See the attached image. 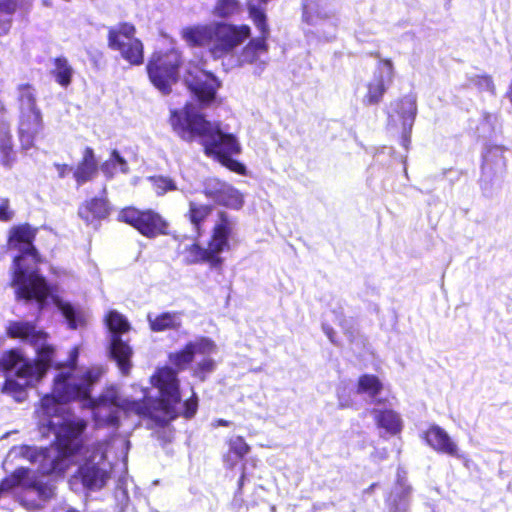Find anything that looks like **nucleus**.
<instances>
[{
    "instance_id": "obj_1",
    "label": "nucleus",
    "mask_w": 512,
    "mask_h": 512,
    "mask_svg": "<svg viewBox=\"0 0 512 512\" xmlns=\"http://www.w3.org/2000/svg\"><path fill=\"white\" fill-rule=\"evenodd\" d=\"M168 122L172 130L184 141L196 139L203 146L204 154L236 174L245 176L246 166L234 159L242 152L241 144L232 133L222 130L220 121H209L206 116L186 103L182 109H172Z\"/></svg>"
},
{
    "instance_id": "obj_2",
    "label": "nucleus",
    "mask_w": 512,
    "mask_h": 512,
    "mask_svg": "<svg viewBox=\"0 0 512 512\" xmlns=\"http://www.w3.org/2000/svg\"><path fill=\"white\" fill-rule=\"evenodd\" d=\"M251 33L247 24L217 21L186 27L181 35L189 46L205 47L213 59H222L232 55Z\"/></svg>"
},
{
    "instance_id": "obj_3",
    "label": "nucleus",
    "mask_w": 512,
    "mask_h": 512,
    "mask_svg": "<svg viewBox=\"0 0 512 512\" xmlns=\"http://www.w3.org/2000/svg\"><path fill=\"white\" fill-rule=\"evenodd\" d=\"M47 428L54 434L53 445L57 455L52 456L50 448H42L35 454L39 470L44 475L64 474L68 468L67 459L79 454L84 448L83 434L87 428L84 419H66L56 424L48 420Z\"/></svg>"
},
{
    "instance_id": "obj_4",
    "label": "nucleus",
    "mask_w": 512,
    "mask_h": 512,
    "mask_svg": "<svg viewBox=\"0 0 512 512\" xmlns=\"http://www.w3.org/2000/svg\"><path fill=\"white\" fill-rule=\"evenodd\" d=\"M79 350H70L64 362L54 364L57 374L53 379V392L63 403L92 401L91 391L100 379V372L95 369L82 370L78 367Z\"/></svg>"
},
{
    "instance_id": "obj_5",
    "label": "nucleus",
    "mask_w": 512,
    "mask_h": 512,
    "mask_svg": "<svg viewBox=\"0 0 512 512\" xmlns=\"http://www.w3.org/2000/svg\"><path fill=\"white\" fill-rule=\"evenodd\" d=\"M233 222L230 216L220 211L214 223L207 246L199 242L186 245L183 250V262L187 265L207 264L210 269L222 270L224 258L221 254L230 250V238L233 234Z\"/></svg>"
},
{
    "instance_id": "obj_6",
    "label": "nucleus",
    "mask_w": 512,
    "mask_h": 512,
    "mask_svg": "<svg viewBox=\"0 0 512 512\" xmlns=\"http://www.w3.org/2000/svg\"><path fill=\"white\" fill-rule=\"evenodd\" d=\"M183 63L182 53L175 48L153 52L146 64L150 83L163 95H169L180 79Z\"/></svg>"
},
{
    "instance_id": "obj_7",
    "label": "nucleus",
    "mask_w": 512,
    "mask_h": 512,
    "mask_svg": "<svg viewBox=\"0 0 512 512\" xmlns=\"http://www.w3.org/2000/svg\"><path fill=\"white\" fill-rule=\"evenodd\" d=\"M12 266L10 285L15 287V298L25 302L35 301L43 309L52 292L46 278L37 269L28 272L23 264Z\"/></svg>"
},
{
    "instance_id": "obj_8",
    "label": "nucleus",
    "mask_w": 512,
    "mask_h": 512,
    "mask_svg": "<svg viewBox=\"0 0 512 512\" xmlns=\"http://www.w3.org/2000/svg\"><path fill=\"white\" fill-rule=\"evenodd\" d=\"M117 221L131 226L148 239L169 234V222L160 213L150 208L125 206L119 210Z\"/></svg>"
},
{
    "instance_id": "obj_9",
    "label": "nucleus",
    "mask_w": 512,
    "mask_h": 512,
    "mask_svg": "<svg viewBox=\"0 0 512 512\" xmlns=\"http://www.w3.org/2000/svg\"><path fill=\"white\" fill-rule=\"evenodd\" d=\"M248 12L253 24L259 31V35L255 38L250 37L241 48L237 58L239 66L257 64L261 57L269 51L270 28L264 10L252 5L248 8Z\"/></svg>"
},
{
    "instance_id": "obj_10",
    "label": "nucleus",
    "mask_w": 512,
    "mask_h": 512,
    "mask_svg": "<svg viewBox=\"0 0 512 512\" xmlns=\"http://www.w3.org/2000/svg\"><path fill=\"white\" fill-rule=\"evenodd\" d=\"M38 233V228L33 227L29 223H21L14 225L9 229L7 244L13 249L19 250L12 261V265L23 264L25 257H31L33 263L38 265L42 262V258L34 245Z\"/></svg>"
},
{
    "instance_id": "obj_11",
    "label": "nucleus",
    "mask_w": 512,
    "mask_h": 512,
    "mask_svg": "<svg viewBox=\"0 0 512 512\" xmlns=\"http://www.w3.org/2000/svg\"><path fill=\"white\" fill-rule=\"evenodd\" d=\"M185 84L202 106L211 104L220 87V82L211 73L197 66L190 68L184 78Z\"/></svg>"
},
{
    "instance_id": "obj_12",
    "label": "nucleus",
    "mask_w": 512,
    "mask_h": 512,
    "mask_svg": "<svg viewBox=\"0 0 512 512\" xmlns=\"http://www.w3.org/2000/svg\"><path fill=\"white\" fill-rule=\"evenodd\" d=\"M202 193L216 204L239 210L244 205L243 194L231 184L212 177L206 180Z\"/></svg>"
},
{
    "instance_id": "obj_13",
    "label": "nucleus",
    "mask_w": 512,
    "mask_h": 512,
    "mask_svg": "<svg viewBox=\"0 0 512 512\" xmlns=\"http://www.w3.org/2000/svg\"><path fill=\"white\" fill-rule=\"evenodd\" d=\"M215 343L206 337H200L195 341L187 342L182 349L168 354V361L177 371L186 370L194 361L196 354H210L215 351Z\"/></svg>"
},
{
    "instance_id": "obj_14",
    "label": "nucleus",
    "mask_w": 512,
    "mask_h": 512,
    "mask_svg": "<svg viewBox=\"0 0 512 512\" xmlns=\"http://www.w3.org/2000/svg\"><path fill=\"white\" fill-rule=\"evenodd\" d=\"M43 126L40 109L19 111L18 137L23 149L28 150L34 146Z\"/></svg>"
},
{
    "instance_id": "obj_15",
    "label": "nucleus",
    "mask_w": 512,
    "mask_h": 512,
    "mask_svg": "<svg viewBox=\"0 0 512 512\" xmlns=\"http://www.w3.org/2000/svg\"><path fill=\"white\" fill-rule=\"evenodd\" d=\"M424 441L434 451L455 458H461L457 444L451 439L449 434L436 424L430 425L422 435Z\"/></svg>"
},
{
    "instance_id": "obj_16",
    "label": "nucleus",
    "mask_w": 512,
    "mask_h": 512,
    "mask_svg": "<svg viewBox=\"0 0 512 512\" xmlns=\"http://www.w3.org/2000/svg\"><path fill=\"white\" fill-rule=\"evenodd\" d=\"M112 207L107 197L94 196L84 200L78 207V216L87 224L100 223L107 219Z\"/></svg>"
},
{
    "instance_id": "obj_17",
    "label": "nucleus",
    "mask_w": 512,
    "mask_h": 512,
    "mask_svg": "<svg viewBox=\"0 0 512 512\" xmlns=\"http://www.w3.org/2000/svg\"><path fill=\"white\" fill-rule=\"evenodd\" d=\"M152 384L162 397H170L174 404L181 401V393L177 372L172 367H161L152 376Z\"/></svg>"
},
{
    "instance_id": "obj_18",
    "label": "nucleus",
    "mask_w": 512,
    "mask_h": 512,
    "mask_svg": "<svg viewBox=\"0 0 512 512\" xmlns=\"http://www.w3.org/2000/svg\"><path fill=\"white\" fill-rule=\"evenodd\" d=\"M99 165L92 147L86 146L82 151V157L73 169V178L77 186H82L92 181L98 174Z\"/></svg>"
},
{
    "instance_id": "obj_19",
    "label": "nucleus",
    "mask_w": 512,
    "mask_h": 512,
    "mask_svg": "<svg viewBox=\"0 0 512 512\" xmlns=\"http://www.w3.org/2000/svg\"><path fill=\"white\" fill-rule=\"evenodd\" d=\"M7 335L12 339H29L32 346H36L48 339V334L42 330H36L33 323L27 321H13L9 324Z\"/></svg>"
},
{
    "instance_id": "obj_20",
    "label": "nucleus",
    "mask_w": 512,
    "mask_h": 512,
    "mask_svg": "<svg viewBox=\"0 0 512 512\" xmlns=\"http://www.w3.org/2000/svg\"><path fill=\"white\" fill-rule=\"evenodd\" d=\"M147 400H149V408L155 414V416H149V419L157 424L164 426L179 416L174 407L176 404L172 402L170 397L161 396V398L157 399L147 397Z\"/></svg>"
},
{
    "instance_id": "obj_21",
    "label": "nucleus",
    "mask_w": 512,
    "mask_h": 512,
    "mask_svg": "<svg viewBox=\"0 0 512 512\" xmlns=\"http://www.w3.org/2000/svg\"><path fill=\"white\" fill-rule=\"evenodd\" d=\"M212 211L213 206L210 204L189 201L188 210L185 214V217L192 225L193 231L197 238L203 235L204 224L211 215Z\"/></svg>"
},
{
    "instance_id": "obj_22",
    "label": "nucleus",
    "mask_w": 512,
    "mask_h": 512,
    "mask_svg": "<svg viewBox=\"0 0 512 512\" xmlns=\"http://www.w3.org/2000/svg\"><path fill=\"white\" fill-rule=\"evenodd\" d=\"M78 473L83 486L90 490L103 488L109 477L106 471L101 469L97 464L91 463L81 465Z\"/></svg>"
},
{
    "instance_id": "obj_23",
    "label": "nucleus",
    "mask_w": 512,
    "mask_h": 512,
    "mask_svg": "<svg viewBox=\"0 0 512 512\" xmlns=\"http://www.w3.org/2000/svg\"><path fill=\"white\" fill-rule=\"evenodd\" d=\"M371 413L376 426L384 429L390 435H397L402 431V419L393 409H373Z\"/></svg>"
},
{
    "instance_id": "obj_24",
    "label": "nucleus",
    "mask_w": 512,
    "mask_h": 512,
    "mask_svg": "<svg viewBox=\"0 0 512 512\" xmlns=\"http://www.w3.org/2000/svg\"><path fill=\"white\" fill-rule=\"evenodd\" d=\"M180 313L166 311L159 314L148 313L147 321L152 332H163L166 330H179L181 328Z\"/></svg>"
},
{
    "instance_id": "obj_25",
    "label": "nucleus",
    "mask_w": 512,
    "mask_h": 512,
    "mask_svg": "<svg viewBox=\"0 0 512 512\" xmlns=\"http://www.w3.org/2000/svg\"><path fill=\"white\" fill-rule=\"evenodd\" d=\"M132 354V348L128 343L124 342L119 335H112L111 356L125 376L130 373Z\"/></svg>"
},
{
    "instance_id": "obj_26",
    "label": "nucleus",
    "mask_w": 512,
    "mask_h": 512,
    "mask_svg": "<svg viewBox=\"0 0 512 512\" xmlns=\"http://www.w3.org/2000/svg\"><path fill=\"white\" fill-rule=\"evenodd\" d=\"M111 50L119 52L122 59L131 66H140L144 63V45L136 35L130 41Z\"/></svg>"
},
{
    "instance_id": "obj_27",
    "label": "nucleus",
    "mask_w": 512,
    "mask_h": 512,
    "mask_svg": "<svg viewBox=\"0 0 512 512\" xmlns=\"http://www.w3.org/2000/svg\"><path fill=\"white\" fill-rule=\"evenodd\" d=\"M136 26L127 21H122L114 26H111L107 30V45L108 47L114 48L130 41L134 35H136Z\"/></svg>"
},
{
    "instance_id": "obj_28",
    "label": "nucleus",
    "mask_w": 512,
    "mask_h": 512,
    "mask_svg": "<svg viewBox=\"0 0 512 512\" xmlns=\"http://www.w3.org/2000/svg\"><path fill=\"white\" fill-rule=\"evenodd\" d=\"M51 63L50 75L62 88H68L73 81L74 75V69L69 60L65 56H57L51 60Z\"/></svg>"
},
{
    "instance_id": "obj_29",
    "label": "nucleus",
    "mask_w": 512,
    "mask_h": 512,
    "mask_svg": "<svg viewBox=\"0 0 512 512\" xmlns=\"http://www.w3.org/2000/svg\"><path fill=\"white\" fill-rule=\"evenodd\" d=\"M18 378L24 379L26 385L33 386L39 383L46 375L45 371L41 369L39 364L34 360L23 358L20 365L15 371Z\"/></svg>"
},
{
    "instance_id": "obj_30",
    "label": "nucleus",
    "mask_w": 512,
    "mask_h": 512,
    "mask_svg": "<svg viewBox=\"0 0 512 512\" xmlns=\"http://www.w3.org/2000/svg\"><path fill=\"white\" fill-rule=\"evenodd\" d=\"M366 88L363 103L368 106L379 104L387 90L384 76L375 73L373 79L367 83Z\"/></svg>"
},
{
    "instance_id": "obj_31",
    "label": "nucleus",
    "mask_w": 512,
    "mask_h": 512,
    "mask_svg": "<svg viewBox=\"0 0 512 512\" xmlns=\"http://www.w3.org/2000/svg\"><path fill=\"white\" fill-rule=\"evenodd\" d=\"M24 4V0H0V36L9 34L13 19L12 16Z\"/></svg>"
},
{
    "instance_id": "obj_32",
    "label": "nucleus",
    "mask_w": 512,
    "mask_h": 512,
    "mask_svg": "<svg viewBox=\"0 0 512 512\" xmlns=\"http://www.w3.org/2000/svg\"><path fill=\"white\" fill-rule=\"evenodd\" d=\"M395 113L403 120L404 125L410 127L417 114L416 98L412 95H405L392 103Z\"/></svg>"
},
{
    "instance_id": "obj_33",
    "label": "nucleus",
    "mask_w": 512,
    "mask_h": 512,
    "mask_svg": "<svg viewBox=\"0 0 512 512\" xmlns=\"http://www.w3.org/2000/svg\"><path fill=\"white\" fill-rule=\"evenodd\" d=\"M116 406L123 411L127 417L131 415H136L141 418H149L151 415L155 416L149 408V400H147V397L139 400L123 399L116 403Z\"/></svg>"
},
{
    "instance_id": "obj_34",
    "label": "nucleus",
    "mask_w": 512,
    "mask_h": 512,
    "mask_svg": "<svg viewBox=\"0 0 512 512\" xmlns=\"http://www.w3.org/2000/svg\"><path fill=\"white\" fill-rule=\"evenodd\" d=\"M36 350V358L35 361L39 364L41 369L45 371L47 374L50 367L54 368V364L58 361H55L56 348L52 344L47 343V339H44L43 342L34 346Z\"/></svg>"
},
{
    "instance_id": "obj_35",
    "label": "nucleus",
    "mask_w": 512,
    "mask_h": 512,
    "mask_svg": "<svg viewBox=\"0 0 512 512\" xmlns=\"http://www.w3.org/2000/svg\"><path fill=\"white\" fill-rule=\"evenodd\" d=\"M383 390V384L378 376L374 374H362L359 376L356 386L358 394H367L375 398Z\"/></svg>"
},
{
    "instance_id": "obj_36",
    "label": "nucleus",
    "mask_w": 512,
    "mask_h": 512,
    "mask_svg": "<svg viewBox=\"0 0 512 512\" xmlns=\"http://www.w3.org/2000/svg\"><path fill=\"white\" fill-rule=\"evenodd\" d=\"M241 11L242 4L239 0H216L212 13L220 19H228Z\"/></svg>"
},
{
    "instance_id": "obj_37",
    "label": "nucleus",
    "mask_w": 512,
    "mask_h": 512,
    "mask_svg": "<svg viewBox=\"0 0 512 512\" xmlns=\"http://www.w3.org/2000/svg\"><path fill=\"white\" fill-rule=\"evenodd\" d=\"M19 91V111L37 110V99L34 88L31 84L25 83L18 86Z\"/></svg>"
},
{
    "instance_id": "obj_38",
    "label": "nucleus",
    "mask_w": 512,
    "mask_h": 512,
    "mask_svg": "<svg viewBox=\"0 0 512 512\" xmlns=\"http://www.w3.org/2000/svg\"><path fill=\"white\" fill-rule=\"evenodd\" d=\"M228 447V452L224 456V461L226 462L229 461L231 455L239 460H242L251 451L250 445L246 442L243 436H235L230 438L228 441Z\"/></svg>"
},
{
    "instance_id": "obj_39",
    "label": "nucleus",
    "mask_w": 512,
    "mask_h": 512,
    "mask_svg": "<svg viewBox=\"0 0 512 512\" xmlns=\"http://www.w3.org/2000/svg\"><path fill=\"white\" fill-rule=\"evenodd\" d=\"M13 154V136L10 129L0 130V157L2 164L9 166L14 160Z\"/></svg>"
},
{
    "instance_id": "obj_40",
    "label": "nucleus",
    "mask_w": 512,
    "mask_h": 512,
    "mask_svg": "<svg viewBox=\"0 0 512 512\" xmlns=\"http://www.w3.org/2000/svg\"><path fill=\"white\" fill-rule=\"evenodd\" d=\"M106 325L113 335L127 333L130 330L128 320L117 311H110L106 315Z\"/></svg>"
},
{
    "instance_id": "obj_41",
    "label": "nucleus",
    "mask_w": 512,
    "mask_h": 512,
    "mask_svg": "<svg viewBox=\"0 0 512 512\" xmlns=\"http://www.w3.org/2000/svg\"><path fill=\"white\" fill-rule=\"evenodd\" d=\"M29 385L21 384L13 378H7L2 386V392L14 398L17 402H23L27 399L26 388Z\"/></svg>"
},
{
    "instance_id": "obj_42",
    "label": "nucleus",
    "mask_w": 512,
    "mask_h": 512,
    "mask_svg": "<svg viewBox=\"0 0 512 512\" xmlns=\"http://www.w3.org/2000/svg\"><path fill=\"white\" fill-rule=\"evenodd\" d=\"M23 353L16 348L5 351L0 358V370L10 372L16 370L23 360Z\"/></svg>"
},
{
    "instance_id": "obj_43",
    "label": "nucleus",
    "mask_w": 512,
    "mask_h": 512,
    "mask_svg": "<svg viewBox=\"0 0 512 512\" xmlns=\"http://www.w3.org/2000/svg\"><path fill=\"white\" fill-rule=\"evenodd\" d=\"M60 404L64 403L61 402L56 393L52 391L51 394H46L40 399L38 411L44 417L51 418L58 413Z\"/></svg>"
},
{
    "instance_id": "obj_44",
    "label": "nucleus",
    "mask_w": 512,
    "mask_h": 512,
    "mask_svg": "<svg viewBox=\"0 0 512 512\" xmlns=\"http://www.w3.org/2000/svg\"><path fill=\"white\" fill-rule=\"evenodd\" d=\"M28 473L29 469L25 467L15 469L11 474L0 481V489L3 492H8L11 489L20 486L23 480L28 476Z\"/></svg>"
},
{
    "instance_id": "obj_45",
    "label": "nucleus",
    "mask_w": 512,
    "mask_h": 512,
    "mask_svg": "<svg viewBox=\"0 0 512 512\" xmlns=\"http://www.w3.org/2000/svg\"><path fill=\"white\" fill-rule=\"evenodd\" d=\"M149 181L151 182L152 187L158 196H162L167 192L177 190V186L174 180L167 176H151L149 177Z\"/></svg>"
},
{
    "instance_id": "obj_46",
    "label": "nucleus",
    "mask_w": 512,
    "mask_h": 512,
    "mask_svg": "<svg viewBox=\"0 0 512 512\" xmlns=\"http://www.w3.org/2000/svg\"><path fill=\"white\" fill-rule=\"evenodd\" d=\"M469 82L480 92H489L492 95L496 93L493 78L488 74L474 75L469 78Z\"/></svg>"
},
{
    "instance_id": "obj_47",
    "label": "nucleus",
    "mask_w": 512,
    "mask_h": 512,
    "mask_svg": "<svg viewBox=\"0 0 512 512\" xmlns=\"http://www.w3.org/2000/svg\"><path fill=\"white\" fill-rule=\"evenodd\" d=\"M198 410V397L195 393L192 394L191 397L186 399L183 404V410L179 414L183 416L186 419H191L195 416L196 412Z\"/></svg>"
},
{
    "instance_id": "obj_48",
    "label": "nucleus",
    "mask_w": 512,
    "mask_h": 512,
    "mask_svg": "<svg viewBox=\"0 0 512 512\" xmlns=\"http://www.w3.org/2000/svg\"><path fill=\"white\" fill-rule=\"evenodd\" d=\"M215 368V362L211 358H206L200 361L196 368L194 375L204 380L208 373H211Z\"/></svg>"
},
{
    "instance_id": "obj_49",
    "label": "nucleus",
    "mask_w": 512,
    "mask_h": 512,
    "mask_svg": "<svg viewBox=\"0 0 512 512\" xmlns=\"http://www.w3.org/2000/svg\"><path fill=\"white\" fill-rule=\"evenodd\" d=\"M60 310H61L63 316L65 317V319L67 320L69 327L71 329H76L78 326L77 316H76V312H75V309L73 308V306L69 303H62L60 305Z\"/></svg>"
},
{
    "instance_id": "obj_50",
    "label": "nucleus",
    "mask_w": 512,
    "mask_h": 512,
    "mask_svg": "<svg viewBox=\"0 0 512 512\" xmlns=\"http://www.w3.org/2000/svg\"><path fill=\"white\" fill-rule=\"evenodd\" d=\"M14 215L10 200L8 198H0V222H9L14 218Z\"/></svg>"
},
{
    "instance_id": "obj_51",
    "label": "nucleus",
    "mask_w": 512,
    "mask_h": 512,
    "mask_svg": "<svg viewBox=\"0 0 512 512\" xmlns=\"http://www.w3.org/2000/svg\"><path fill=\"white\" fill-rule=\"evenodd\" d=\"M370 56L379 59V66H383L386 69L387 82H391L394 77V66L390 59H381L379 52H371Z\"/></svg>"
},
{
    "instance_id": "obj_52",
    "label": "nucleus",
    "mask_w": 512,
    "mask_h": 512,
    "mask_svg": "<svg viewBox=\"0 0 512 512\" xmlns=\"http://www.w3.org/2000/svg\"><path fill=\"white\" fill-rule=\"evenodd\" d=\"M109 158L111 159V161L114 163V165L116 167L119 166L120 172H122L124 174L129 172L128 163H127L126 159L121 156V154L119 153L118 150L113 149L110 152Z\"/></svg>"
},
{
    "instance_id": "obj_53",
    "label": "nucleus",
    "mask_w": 512,
    "mask_h": 512,
    "mask_svg": "<svg viewBox=\"0 0 512 512\" xmlns=\"http://www.w3.org/2000/svg\"><path fill=\"white\" fill-rule=\"evenodd\" d=\"M100 169L107 179L113 178L116 173V166L110 158H108L101 164Z\"/></svg>"
},
{
    "instance_id": "obj_54",
    "label": "nucleus",
    "mask_w": 512,
    "mask_h": 512,
    "mask_svg": "<svg viewBox=\"0 0 512 512\" xmlns=\"http://www.w3.org/2000/svg\"><path fill=\"white\" fill-rule=\"evenodd\" d=\"M54 167L56 168L57 172H58V176L60 178H64L66 177V175L68 174V172H70L71 170H73V168L68 165V164H60V163H56L54 164Z\"/></svg>"
},
{
    "instance_id": "obj_55",
    "label": "nucleus",
    "mask_w": 512,
    "mask_h": 512,
    "mask_svg": "<svg viewBox=\"0 0 512 512\" xmlns=\"http://www.w3.org/2000/svg\"><path fill=\"white\" fill-rule=\"evenodd\" d=\"M28 487L37 491L38 493L40 494H43L45 492V490L47 489V486L34 480V481H31L29 484H28Z\"/></svg>"
},
{
    "instance_id": "obj_56",
    "label": "nucleus",
    "mask_w": 512,
    "mask_h": 512,
    "mask_svg": "<svg viewBox=\"0 0 512 512\" xmlns=\"http://www.w3.org/2000/svg\"><path fill=\"white\" fill-rule=\"evenodd\" d=\"M107 423L112 426H119V418L117 415H109L107 418Z\"/></svg>"
},
{
    "instance_id": "obj_57",
    "label": "nucleus",
    "mask_w": 512,
    "mask_h": 512,
    "mask_svg": "<svg viewBox=\"0 0 512 512\" xmlns=\"http://www.w3.org/2000/svg\"><path fill=\"white\" fill-rule=\"evenodd\" d=\"M216 425L217 426H223V427H228L231 425V422L228 421V420H225V419H217L216 420Z\"/></svg>"
},
{
    "instance_id": "obj_58",
    "label": "nucleus",
    "mask_w": 512,
    "mask_h": 512,
    "mask_svg": "<svg viewBox=\"0 0 512 512\" xmlns=\"http://www.w3.org/2000/svg\"><path fill=\"white\" fill-rule=\"evenodd\" d=\"M325 332L327 334V336L329 337V339L331 340V342L335 343V340H334V331L331 327H328V328H325Z\"/></svg>"
},
{
    "instance_id": "obj_59",
    "label": "nucleus",
    "mask_w": 512,
    "mask_h": 512,
    "mask_svg": "<svg viewBox=\"0 0 512 512\" xmlns=\"http://www.w3.org/2000/svg\"><path fill=\"white\" fill-rule=\"evenodd\" d=\"M6 112V106L3 101L0 100V113Z\"/></svg>"
},
{
    "instance_id": "obj_60",
    "label": "nucleus",
    "mask_w": 512,
    "mask_h": 512,
    "mask_svg": "<svg viewBox=\"0 0 512 512\" xmlns=\"http://www.w3.org/2000/svg\"><path fill=\"white\" fill-rule=\"evenodd\" d=\"M245 472H243L240 476V479H239V486L242 487L243 483H244V480H245Z\"/></svg>"
},
{
    "instance_id": "obj_61",
    "label": "nucleus",
    "mask_w": 512,
    "mask_h": 512,
    "mask_svg": "<svg viewBox=\"0 0 512 512\" xmlns=\"http://www.w3.org/2000/svg\"><path fill=\"white\" fill-rule=\"evenodd\" d=\"M374 402L376 404H383L385 402V399H376Z\"/></svg>"
},
{
    "instance_id": "obj_62",
    "label": "nucleus",
    "mask_w": 512,
    "mask_h": 512,
    "mask_svg": "<svg viewBox=\"0 0 512 512\" xmlns=\"http://www.w3.org/2000/svg\"><path fill=\"white\" fill-rule=\"evenodd\" d=\"M376 485V483L371 484L370 487L368 488V491H372L376 487Z\"/></svg>"
},
{
    "instance_id": "obj_63",
    "label": "nucleus",
    "mask_w": 512,
    "mask_h": 512,
    "mask_svg": "<svg viewBox=\"0 0 512 512\" xmlns=\"http://www.w3.org/2000/svg\"><path fill=\"white\" fill-rule=\"evenodd\" d=\"M275 511H276V506H275V505H272V506L270 507V512H275Z\"/></svg>"
},
{
    "instance_id": "obj_64",
    "label": "nucleus",
    "mask_w": 512,
    "mask_h": 512,
    "mask_svg": "<svg viewBox=\"0 0 512 512\" xmlns=\"http://www.w3.org/2000/svg\"><path fill=\"white\" fill-rule=\"evenodd\" d=\"M66 512H79V511H77L76 509H69Z\"/></svg>"
}]
</instances>
